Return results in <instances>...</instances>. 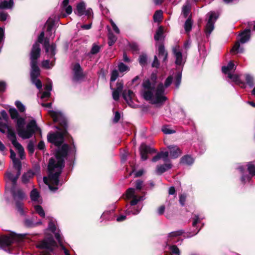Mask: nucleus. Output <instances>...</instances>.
Masks as SVG:
<instances>
[{
	"mask_svg": "<svg viewBox=\"0 0 255 255\" xmlns=\"http://www.w3.org/2000/svg\"><path fill=\"white\" fill-rule=\"evenodd\" d=\"M34 175V173L31 170L28 171L24 173L22 176V181L24 183H27L29 180L32 178Z\"/></svg>",
	"mask_w": 255,
	"mask_h": 255,
	"instance_id": "473e14b6",
	"label": "nucleus"
},
{
	"mask_svg": "<svg viewBox=\"0 0 255 255\" xmlns=\"http://www.w3.org/2000/svg\"><path fill=\"white\" fill-rule=\"evenodd\" d=\"M10 192L15 202L17 211L21 214H23V204L21 201L25 198V196L24 193L20 189L16 188V186L11 187Z\"/></svg>",
	"mask_w": 255,
	"mask_h": 255,
	"instance_id": "6e6552de",
	"label": "nucleus"
},
{
	"mask_svg": "<svg viewBox=\"0 0 255 255\" xmlns=\"http://www.w3.org/2000/svg\"><path fill=\"white\" fill-rule=\"evenodd\" d=\"M159 66V63L158 62L157 57L156 56H154V60L152 63V66L153 67L157 68Z\"/></svg>",
	"mask_w": 255,
	"mask_h": 255,
	"instance_id": "69168bd1",
	"label": "nucleus"
},
{
	"mask_svg": "<svg viewBox=\"0 0 255 255\" xmlns=\"http://www.w3.org/2000/svg\"><path fill=\"white\" fill-rule=\"evenodd\" d=\"M26 234H12L5 236L0 238V248L8 247L9 252L12 254H17L14 252L15 248H21Z\"/></svg>",
	"mask_w": 255,
	"mask_h": 255,
	"instance_id": "39448f33",
	"label": "nucleus"
},
{
	"mask_svg": "<svg viewBox=\"0 0 255 255\" xmlns=\"http://www.w3.org/2000/svg\"><path fill=\"white\" fill-rule=\"evenodd\" d=\"M124 83L122 82H119L117 83V87L114 89L112 85H110L111 89L112 90L113 98L115 101H118L119 99L120 94L123 91Z\"/></svg>",
	"mask_w": 255,
	"mask_h": 255,
	"instance_id": "dca6fc26",
	"label": "nucleus"
},
{
	"mask_svg": "<svg viewBox=\"0 0 255 255\" xmlns=\"http://www.w3.org/2000/svg\"><path fill=\"white\" fill-rule=\"evenodd\" d=\"M16 124V130L18 135L23 139L30 138L36 131L40 130L34 120L30 121L26 128H24L25 120L23 118L18 117L14 120Z\"/></svg>",
	"mask_w": 255,
	"mask_h": 255,
	"instance_id": "20e7f679",
	"label": "nucleus"
},
{
	"mask_svg": "<svg viewBox=\"0 0 255 255\" xmlns=\"http://www.w3.org/2000/svg\"><path fill=\"white\" fill-rule=\"evenodd\" d=\"M86 3L84 1H81L77 4L76 9L74 11V13L79 16L85 14L87 16L88 18H90L91 16H93V10L91 8L86 9Z\"/></svg>",
	"mask_w": 255,
	"mask_h": 255,
	"instance_id": "f8f14e48",
	"label": "nucleus"
},
{
	"mask_svg": "<svg viewBox=\"0 0 255 255\" xmlns=\"http://www.w3.org/2000/svg\"><path fill=\"white\" fill-rule=\"evenodd\" d=\"M191 9V5L189 2H187L182 7V12L185 17H186L189 14Z\"/></svg>",
	"mask_w": 255,
	"mask_h": 255,
	"instance_id": "e433bc0d",
	"label": "nucleus"
},
{
	"mask_svg": "<svg viewBox=\"0 0 255 255\" xmlns=\"http://www.w3.org/2000/svg\"><path fill=\"white\" fill-rule=\"evenodd\" d=\"M160 153L161 154L160 155L161 157L163 159V160L165 162H168L169 161V158H168L169 153V152L161 151Z\"/></svg>",
	"mask_w": 255,
	"mask_h": 255,
	"instance_id": "5fc2aeb1",
	"label": "nucleus"
},
{
	"mask_svg": "<svg viewBox=\"0 0 255 255\" xmlns=\"http://www.w3.org/2000/svg\"><path fill=\"white\" fill-rule=\"evenodd\" d=\"M12 162L14 168L17 170V172H18V175H20L21 169L20 161L18 159H15V160L12 161Z\"/></svg>",
	"mask_w": 255,
	"mask_h": 255,
	"instance_id": "c9c22d12",
	"label": "nucleus"
},
{
	"mask_svg": "<svg viewBox=\"0 0 255 255\" xmlns=\"http://www.w3.org/2000/svg\"><path fill=\"white\" fill-rule=\"evenodd\" d=\"M119 70L121 72L127 71L129 70L128 67L123 63H120L118 65Z\"/></svg>",
	"mask_w": 255,
	"mask_h": 255,
	"instance_id": "4d7b16f0",
	"label": "nucleus"
},
{
	"mask_svg": "<svg viewBox=\"0 0 255 255\" xmlns=\"http://www.w3.org/2000/svg\"><path fill=\"white\" fill-rule=\"evenodd\" d=\"M52 83L51 81H49L45 86V91L44 92L39 91L38 94V97H40L41 99H44L49 98L50 96V92L52 90Z\"/></svg>",
	"mask_w": 255,
	"mask_h": 255,
	"instance_id": "6ab92c4d",
	"label": "nucleus"
},
{
	"mask_svg": "<svg viewBox=\"0 0 255 255\" xmlns=\"http://www.w3.org/2000/svg\"><path fill=\"white\" fill-rule=\"evenodd\" d=\"M8 16V14L3 11L2 9H0V20L3 21L6 20Z\"/></svg>",
	"mask_w": 255,
	"mask_h": 255,
	"instance_id": "13d9d810",
	"label": "nucleus"
},
{
	"mask_svg": "<svg viewBox=\"0 0 255 255\" xmlns=\"http://www.w3.org/2000/svg\"><path fill=\"white\" fill-rule=\"evenodd\" d=\"M120 118H121V116H120V113L118 112H116L115 113V116H114V118L113 119L114 122L116 123H118L119 122V121L120 120Z\"/></svg>",
	"mask_w": 255,
	"mask_h": 255,
	"instance_id": "338daca9",
	"label": "nucleus"
},
{
	"mask_svg": "<svg viewBox=\"0 0 255 255\" xmlns=\"http://www.w3.org/2000/svg\"><path fill=\"white\" fill-rule=\"evenodd\" d=\"M162 131L165 134H171L175 132L174 130L171 129L168 126L163 127Z\"/></svg>",
	"mask_w": 255,
	"mask_h": 255,
	"instance_id": "864d4df0",
	"label": "nucleus"
},
{
	"mask_svg": "<svg viewBox=\"0 0 255 255\" xmlns=\"http://www.w3.org/2000/svg\"><path fill=\"white\" fill-rule=\"evenodd\" d=\"M162 11L161 10H156L153 15V19L155 22H160L162 18Z\"/></svg>",
	"mask_w": 255,
	"mask_h": 255,
	"instance_id": "72a5a7b5",
	"label": "nucleus"
},
{
	"mask_svg": "<svg viewBox=\"0 0 255 255\" xmlns=\"http://www.w3.org/2000/svg\"><path fill=\"white\" fill-rule=\"evenodd\" d=\"M236 69V66L233 63V61H230V62L226 66H223L222 67V71L225 74H227L228 77L229 76V74H232V72H234Z\"/></svg>",
	"mask_w": 255,
	"mask_h": 255,
	"instance_id": "5701e85b",
	"label": "nucleus"
},
{
	"mask_svg": "<svg viewBox=\"0 0 255 255\" xmlns=\"http://www.w3.org/2000/svg\"><path fill=\"white\" fill-rule=\"evenodd\" d=\"M6 176L8 179L11 182L12 187L16 186L17 180L19 176V175H18V172L16 173V175H14L12 173L7 172L6 173Z\"/></svg>",
	"mask_w": 255,
	"mask_h": 255,
	"instance_id": "7c9ffc66",
	"label": "nucleus"
},
{
	"mask_svg": "<svg viewBox=\"0 0 255 255\" xmlns=\"http://www.w3.org/2000/svg\"><path fill=\"white\" fill-rule=\"evenodd\" d=\"M13 5V0H3L0 2V9H11Z\"/></svg>",
	"mask_w": 255,
	"mask_h": 255,
	"instance_id": "c756f323",
	"label": "nucleus"
},
{
	"mask_svg": "<svg viewBox=\"0 0 255 255\" xmlns=\"http://www.w3.org/2000/svg\"><path fill=\"white\" fill-rule=\"evenodd\" d=\"M30 198L32 201L36 202L38 203H41V201L40 199L39 192L35 189H33L30 192Z\"/></svg>",
	"mask_w": 255,
	"mask_h": 255,
	"instance_id": "c85d7f7f",
	"label": "nucleus"
},
{
	"mask_svg": "<svg viewBox=\"0 0 255 255\" xmlns=\"http://www.w3.org/2000/svg\"><path fill=\"white\" fill-rule=\"evenodd\" d=\"M7 137L11 141V143L17 150L20 158L22 159L24 157V148L22 145L17 141L16 135L14 132L10 129L8 130Z\"/></svg>",
	"mask_w": 255,
	"mask_h": 255,
	"instance_id": "9b49d317",
	"label": "nucleus"
},
{
	"mask_svg": "<svg viewBox=\"0 0 255 255\" xmlns=\"http://www.w3.org/2000/svg\"><path fill=\"white\" fill-rule=\"evenodd\" d=\"M119 76V72L117 70H114L111 73V82H114Z\"/></svg>",
	"mask_w": 255,
	"mask_h": 255,
	"instance_id": "6e6d98bb",
	"label": "nucleus"
},
{
	"mask_svg": "<svg viewBox=\"0 0 255 255\" xmlns=\"http://www.w3.org/2000/svg\"><path fill=\"white\" fill-rule=\"evenodd\" d=\"M69 2V0H63L62 3V8L66 12L67 14H70L72 12V6L70 5H68Z\"/></svg>",
	"mask_w": 255,
	"mask_h": 255,
	"instance_id": "2f4dec72",
	"label": "nucleus"
},
{
	"mask_svg": "<svg viewBox=\"0 0 255 255\" xmlns=\"http://www.w3.org/2000/svg\"><path fill=\"white\" fill-rule=\"evenodd\" d=\"M117 37L112 32L108 34V44L110 46H112L117 41Z\"/></svg>",
	"mask_w": 255,
	"mask_h": 255,
	"instance_id": "4c0bfd02",
	"label": "nucleus"
},
{
	"mask_svg": "<svg viewBox=\"0 0 255 255\" xmlns=\"http://www.w3.org/2000/svg\"><path fill=\"white\" fill-rule=\"evenodd\" d=\"M241 75L238 74H229L228 78L235 82L237 85H239L242 88H246V85L245 83L241 80Z\"/></svg>",
	"mask_w": 255,
	"mask_h": 255,
	"instance_id": "b1692460",
	"label": "nucleus"
},
{
	"mask_svg": "<svg viewBox=\"0 0 255 255\" xmlns=\"http://www.w3.org/2000/svg\"><path fill=\"white\" fill-rule=\"evenodd\" d=\"M251 179V177L248 175H243L241 177V181L243 183H245L247 181H249Z\"/></svg>",
	"mask_w": 255,
	"mask_h": 255,
	"instance_id": "0e129e2a",
	"label": "nucleus"
},
{
	"mask_svg": "<svg viewBox=\"0 0 255 255\" xmlns=\"http://www.w3.org/2000/svg\"><path fill=\"white\" fill-rule=\"evenodd\" d=\"M248 170L250 174L252 176L255 175V166L252 163V162H249L247 164Z\"/></svg>",
	"mask_w": 255,
	"mask_h": 255,
	"instance_id": "79ce46f5",
	"label": "nucleus"
},
{
	"mask_svg": "<svg viewBox=\"0 0 255 255\" xmlns=\"http://www.w3.org/2000/svg\"><path fill=\"white\" fill-rule=\"evenodd\" d=\"M172 164L170 163H167L163 165H157L156 167V172L158 174H161L168 169L171 168Z\"/></svg>",
	"mask_w": 255,
	"mask_h": 255,
	"instance_id": "393cba45",
	"label": "nucleus"
},
{
	"mask_svg": "<svg viewBox=\"0 0 255 255\" xmlns=\"http://www.w3.org/2000/svg\"><path fill=\"white\" fill-rule=\"evenodd\" d=\"M163 34V29L162 26H160L156 31V33L154 35L155 40L159 41L161 40L162 38Z\"/></svg>",
	"mask_w": 255,
	"mask_h": 255,
	"instance_id": "f704fd0d",
	"label": "nucleus"
},
{
	"mask_svg": "<svg viewBox=\"0 0 255 255\" xmlns=\"http://www.w3.org/2000/svg\"><path fill=\"white\" fill-rule=\"evenodd\" d=\"M173 52L174 56L176 58L175 63L177 65H183L184 64L186 59L184 58L183 55L179 48L177 47H174L173 49Z\"/></svg>",
	"mask_w": 255,
	"mask_h": 255,
	"instance_id": "f3484780",
	"label": "nucleus"
},
{
	"mask_svg": "<svg viewBox=\"0 0 255 255\" xmlns=\"http://www.w3.org/2000/svg\"><path fill=\"white\" fill-rule=\"evenodd\" d=\"M186 199V195L181 194L179 196V202L182 206H183L185 205Z\"/></svg>",
	"mask_w": 255,
	"mask_h": 255,
	"instance_id": "680f3d73",
	"label": "nucleus"
},
{
	"mask_svg": "<svg viewBox=\"0 0 255 255\" xmlns=\"http://www.w3.org/2000/svg\"><path fill=\"white\" fill-rule=\"evenodd\" d=\"M100 49L101 47L99 45L96 43H94L92 45L90 52L92 54H96L100 51Z\"/></svg>",
	"mask_w": 255,
	"mask_h": 255,
	"instance_id": "49530a36",
	"label": "nucleus"
},
{
	"mask_svg": "<svg viewBox=\"0 0 255 255\" xmlns=\"http://www.w3.org/2000/svg\"><path fill=\"white\" fill-rule=\"evenodd\" d=\"M245 78L247 83L248 84V85L250 87H253L255 85L253 77L249 74H247L245 75Z\"/></svg>",
	"mask_w": 255,
	"mask_h": 255,
	"instance_id": "58836bf2",
	"label": "nucleus"
},
{
	"mask_svg": "<svg viewBox=\"0 0 255 255\" xmlns=\"http://www.w3.org/2000/svg\"><path fill=\"white\" fill-rule=\"evenodd\" d=\"M208 20L206 26V33L209 35L214 29V23L218 18V14L214 11H210L207 14Z\"/></svg>",
	"mask_w": 255,
	"mask_h": 255,
	"instance_id": "ddd939ff",
	"label": "nucleus"
},
{
	"mask_svg": "<svg viewBox=\"0 0 255 255\" xmlns=\"http://www.w3.org/2000/svg\"><path fill=\"white\" fill-rule=\"evenodd\" d=\"M9 113L11 118L13 120H15L18 118V113L15 108H10L9 110Z\"/></svg>",
	"mask_w": 255,
	"mask_h": 255,
	"instance_id": "c03bdc74",
	"label": "nucleus"
},
{
	"mask_svg": "<svg viewBox=\"0 0 255 255\" xmlns=\"http://www.w3.org/2000/svg\"><path fill=\"white\" fill-rule=\"evenodd\" d=\"M192 27V21L190 18H188L184 24L185 30L187 32L191 31Z\"/></svg>",
	"mask_w": 255,
	"mask_h": 255,
	"instance_id": "ea45409f",
	"label": "nucleus"
},
{
	"mask_svg": "<svg viewBox=\"0 0 255 255\" xmlns=\"http://www.w3.org/2000/svg\"><path fill=\"white\" fill-rule=\"evenodd\" d=\"M183 233L182 230L171 232L168 234L166 242V246H168V249L170 251L171 255H180V251L175 245H170L177 242L174 238L181 235Z\"/></svg>",
	"mask_w": 255,
	"mask_h": 255,
	"instance_id": "1a4fd4ad",
	"label": "nucleus"
},
{
	"mask_svg": "<svg viewBox=\"0 0 255 255\" xmlns=\"http://www.w3.org/2000/svg\"><path fill=\"white\" fill-rule=\"evenodd\" d=\"M48 229L54 234L56 239L61 244L62 243V238L59 231L57 230L56 227L52 221H49Z\"/></svg>",
	"mask_w": 255,
	"mask_h": 255,
	"instance_id": "4be33fe9",
	"label": "nucleus"
},
{
	"mask_svg": "<svg viewBox=\"0 0 255 255\" xmlns=\"http://www.w3.org/2000/svg\"><path fill=\"white\" fill-rule=\"evenodd\" d=\"M4 37V29L2 27H0V44L3 42Z\"/></svg>",
	"mask_w": 255,
	"mask_h": 255,
	"instance_id": "e2e57ef3",
	"label": "nucleus"
},
{
	"mask_svg": "<svg viewBox=\"0 0 255 255\" xmlns=\"http://www.w3.org/2000/svg\"><path fill=\"white\" fill-rule=\"evenodd\" d=\"M24 225L27 227H34L37 225H40L41 222L40 220L35 221V217H32L31 219H26L24 220Z\"/></svg>",
	"mask_w": 255,
	"mask_h": 255,
	"instance_id": "bb28decb",
	"label": "nucleus"
},
{
	"mask_svg": "<svg viewBox=\"0 0 255 255\" xmlns=\"http://www.w3.org/2000/svg\"><path fill=\"white\" fill-rule=\"evenodd\" d=\"M34 209L36 212L41 217L45 216V212L42 208L39 205H36L34 206Z\"/></svg>",
	"mask_w": 255,
	"mask_h": 255,
	"instance_id": "a18cd8bd",
	"label": "nucleus"
},
{
	"mask_svg": "<svg viewBox=\"0 0 255 255\" xmlns=\"http://www.w3.org/2000/svg\"><path fill=\"white\" fill-rule=\"evenodd\" d=\"M56 243L52 236L47 237L36 245V247L41 250L38 255H50Z\"/></svg>",
	"mask_w": 255,
	"mask_h": 255,
	"instance_id": "0eeeda50",
	"label": "nucleus"
},
{
	"mask_svg": "<svg viewBox=\"0 0 255 255\" xmlns=\"http://www.w3.org/2000/svg\"><path fill=\"white\" fill-rule=\"evenodd\" d=\"M250 29H246L240 35L241 38L240 41H237L235 44L234 47L232 49V51L235 53H242L243 52V48L241 47L240 42L241 43H245L248 41L250 38Z\"/></svg>",
	"mask_w": 255,
	"mask_h": 255,
	"instance_id": "9d476101",
	"label": "nucleus"
},
{
	"mask_svg": "<svg viewBox=\"0 0 255 255\" xmlns=\"http://www.w3.org/2000/svg\"><path fill=\"white\" fill-rule=\"evenodd\" d=\"M140 157L142 160H146L148 158V154H153L156 152V150L145 143H142L139 147Z\"/></svg>",
	"mask_w": 255,
	"mask_h": 255,
	"instance_id": "4468645a",
	"label": "nucleus"
},
{
	"mask_svg": "<svg viewBox=\"0 0 255 255\" xmlns=\"http://www.w3.org/2000/svg\"><path fill=\"white\" fill-rule=\"evenodd\" d=\"M40 48L38 43L33 45L30 52V79L37 78L40 74V70L37 65V59L40 56Z\"/></svg>",
	"mask_w": 255,
	"mask_h": 255,
	"instance_id": "423d86ee",
	"label": "nucleus"
},
{
	"mask_svg": "<svg viewBox=\"0 0 255 255\" xmlns=\"http://www.w3.org/2000/svg\"><path fill=\"white\" fill-rule=\"evenodd\" d=\"M204 219V217L200 216L198 215H195L193 217V222L192 226L193 227H196L198 223H200L201 220Z\"/></svg>",
	"mask_w": 255,
	"mask_h": 255,
	"instance_id": "a19ab883",
	"label": "nucleus"
},
{
	"mask_svg": "<svg viewBox=\"0 0 255 255\" xmlns=\"http://www.w3.org/2000/svg\"><path fill=\"white\" fill-rule=\"evenodd\" d=\"M165 206H163V205H162L161 206H160L158 209H157V213L159 215H162L164 211H165Z\"/></svg>",
	"mask_w": 255,
	"mask_h": 255,
	"instance_id": "774afa93",
	"label": "nucleus"
},
{
	"mask_svg": "<svg viewBox=\"0 0 255 255\" xmlns=\"http://www.w3.org/2000/svg\"><path fill=\"white\" fill-rule=\"evenodd\" d=\"M139 63L142 66H144L146 64L147 56L145 55H141L139 57Z\"/></svg>",
	"mask_w": 255,
	"mask_h": 255,
	"instance_id": "603ef678",
	"label": "nucleus"
},
{
	"mask_svg": "<svg viewBox=\"0 0 255 255\" xmlns=\"http://www.w3.org/2000/svg\"><path fill=\"white\" fill-rule=\"evenodd\" d=\"M15 105L16 106V107H17V108L18 109V110L19 111V112H23L25 111V106L23 105V104L20 102V101H16L15 102Z\"/></svg>",
	"mask_w": 255,
	"mask_h": 255,
	"instance_id": "3c124183",
	"label": "nucleus"
},
{
	"mask_svg": "<svg viewBox=\"0 0 255 255\" xmlns=\"http://www.w3.org/2000/svg\"><path fill=\"white\" fill-rule=\"evenodd\" d=\"M169 150V153L171 158L175 159L180 156L182 153V150L176 145H171L168 146Z\"/></svg>",
	"mask_w": 255,
	"mask_h": 255,
	"instance_id": "aec40b11",
	"label": "nucleus"
},
{
	"mask_svg": "<svg viewBox=\"0 0 255 255\" xmlns=\"http://www.w3.org/2000/svg\"><path fill=\"white\" fill-rule=\"evenodd\" d=\"M168 56L167 52L165 51L164 47L162 45H160L158 47V56L160 59H161L162 62H166Z\"/></svg>",
	"mask_w": 255,
	"mask_h": 255,
	"instance_id": "a878e982",
	"label": "nucleus"
},
{
	"mask_svg": "<svg viewBox=\"0 0 255 255\" xmlns=\"http://www.w3.org/2000/svg\"><path fill=\"white\" fill-rule=\"evenodd\" d=\"M27 149L30 153H33L34 151V145L32 141H29L27 145Z\"/></svg>",
	"mask_w": 255,
	"mask_h": 255,
	"instance_id": "bf43d9fd",
	"label": "nucleus"
},
{
	"mask_svg": "<svg viewBox=\"0 0 255 255\" xmlns=\"http://www.w3.org/2000/svg\"><path fill=\"white\" fill-rule=\"evenodd\" d=\"M134 188H129L126 193V198L127 199H131L129 204L127 205L126 215H136L139 213L142 206L138 202L145 199L143 196H137L136 191H140L143 187V182L141 180H137L135 182Z\"/></svg>",
	"mask_w": 255,
	"mask_h": 255,
	"instance_id": "7ed1b4c3",
	"label": "nucleus"
},
{
	"mask_svg": "<svg viewBox=\"0 0 255 255\" xmlns=\"http://www.w3.org/2000/svg\"><path fill=\"white\" fill-rule=\"evenodd\" d=\"M134 96V93L131 90H125L123 92V97L127 104L130 107L135 108V105L133 104L132 99Z\"/></svg>",
	"mask_w": 255,
	"mask_h": 255,
	"instance_id": "412c9836",
	"label": "nucleus"
},
{
	"mask_svg": "<svg viewBox=\"0 0 255 255\" xmlns=\"http://www.w3.org/2000/svg\"><path fill=\"white\" fill-rule=\"evenodd\" d=\"M194 162V158L189 155L183 156L180 159V162L182 164L190 166Z\"/></svg>",
	"mask_w": 255,
	"mask_h": 255,
	"instance_id": "cd10ccee",
	"label": "nucleus"
},
{
	"mask_svg": "<svg viewBox=\"0 0 255 255\" xmlns=\"http://www.w3.org/2000/svg\"><path fill=\"white\" fill-rule=\"evenodd\" d=\"M44 36V31H42L41 32V33H40L38 37V42H37V43H38L39 46H40L39 43H43ZM35 43H36V42H35L34 44H35Z\"/></svg>",
	"mask_w": 255,
	"mask_h": 255,
	"instance_id": "052dcab7",
	"label": "nucleus"
},
{
	"mask_svg": "<svg viewBox=\"0 0 255 255\" xmlns=\"http://www.w3.org/2000/svg\"><path fill=\"white\" fill-rule=\"evenodd\" d=\"M73 71L74 73L73 80L75 82L81 81L83 78V74L79 63H76L73 66Z\"/></svg>",
	"mask_w": 255,
	"mask_h": 255,
	"instance_id": "a211bd4d",
	"label": "nucleus"
},
{
	"mask_svg": "<svg viewBox=\"0 0 255 255\" xmlns=\"http://www.w3.org/2000/svg\"><path fill=\"white\" fill-rule=\"evenodd\" d=\"M50 115L54 122L59 123L61 128H58V129L61 130L60 132L50 133L47 135L48 141L54 144L57 149L55 156L51 158L49 161L48 177H44L43 181L51 191L55 192L58 189V185L63 183L62 182H60L59 177L64 166V159L67 156L73 157L76 149L73 145L70 147L67 144L62 145L67 128V121L62 114L59 112L52 111Z\"/></svg>",
	"mask_w": 255,
	"mask_h": 255,
	"instance_id": "f257e3e1",
	"label": "nucleus"
},
{
	"mask_svg": "<svg viewBox=\"0 0 255 255\" xmlns=\"http://www.w3.org/2000/svg\"><path fill=\"white\" fill-rule=\"evenodd\" d=\"M54 23L53 21H52L50 19H49L45 25L47 27V31L49 32V34L50 35V36H51L50 33H51L53 26H54Z\"/></svg>",
	"mask_w": 255,
	"mask_h": 255,
	"instance_id": "37998d69",
	"label": "nucleus"
},
{
	"mask_svg": "<svg viewBox=\"0 0 255 255\" xmlns=\"http://www.w3.org/2000/svg\"><path fill=\"white\" fill-rule=\"evenodd\" d=\"M43 45L45 49L46 52L49 56V57H53L56 53V45L55 44L52 43L49 44V39L46 37L43 41Z\"/></svg>",
	"mask_w": 255,
	"mask_h": 255,
	"instance_id": "2eb2a0df",
	"label": "nucleus"
},
{
	"mask_svg": "<svg viewBox=\"0 0 255 255\" xmlns=\"http://www.w3.org/2000/svg\"><path fill=\"white\" fill-rule=\"evenodd\" d=\"M31 82L35 85L36 88L40 90L42 88V83L40 80L37 78L31 79Z\"/></svg>",
	"mask_w": 255,
	"mask_h": 255,
	"instance_id": "de8ad7c7",
	"label": "nucleus"
},
{
	"mask_svg": "<svg viewBox=\"0 0 255 255\" xmlns=\"http://www.w3.org/2000/svg\"><path fill=\"white\" fill-rule=\"evenodd\" d=\"M53 66L52 61L50 63L48 60H43L42 62V66L46 69H50Z\"/></svg>",
	"mask_w": 255,
	"mask_h": 255,
	"instance_id": "8fccbe9b",
	"label": "nucleus"
},
{
	"mask_svg": "<svg viewBox=\"0 0 255 255\" xmlns=\"http://www.w3.org/2000/svg\"><path fill=\"white\" fill-rule=\"evenodd\" d=\"M173 82V77L172 76H168L166 79L165 80L164 85H163V87L164 88V90H165V88H168L169 86L171 85ZM165 94L164 93V95Z\"/></svg>",
	"mask_w": 255,
	"mask_h": 255,
	"instance_id": "09e8293b",
	"label": "nucleus"
},
{
	"mask_svg": "<svg viewBox=\"0 0 255 255\" xmlns=\"http://www.w3.org/2000/svg\"><path fill=\"white\" fill-rule=\"evenodd\" d=\"M157 75L152 73L150 79L144 80L142 84V89L141 94L142 97L151 104L161 106L167 100L164 96V88L162 83L155 87Z\"/></svg>",
	"mask_w": 255,
	"mask_h": 255,
	"instance_id": "f03ea898",
	"label": "nucleus"
}]
</instances>
